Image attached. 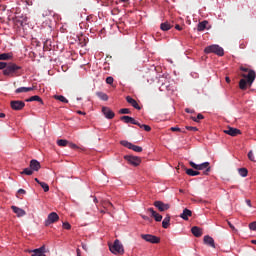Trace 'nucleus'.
I'll return each instance as SVG.
<instances>
[{
    "mask_svg": "<svg viewBox=\"0 0 256 256\" xmlns=\"http://www.w3.org/2000/svg\"><path fill=\"white\" fill-rule=\"evenodd\" d=\"M25 193H26L25 189H19L18 190L19 195H25Z\"/></svg>",
    "mask_w": 256,
    "mask_h": 256,
    "instance_id": "4d7b16f0",
    "label": "nucleus"
},
{
    "mask_svg": "<svg viewBox=\"0 0 256 256\" xmlns=\"http://www.w3.org/2000/svg\"><path fill=\"white\" fill-rule=\"evenodd\" d=\"M153 205L161 213H163L164 211H169V209H171V205L170 204H165L163 201H160V200L155 201L153 203Z\"/></svg>",
    "mask_w": 256,
    "mask_h": 256,
    "instance_id": "1a4fd4ad",
    "label": "nucleus"
},
{
    "mask_svg": "<svg viewBox=\"0 0 256 256\" xmlns=\"http://www.w3.org/2000/svg\"><path fill=\"white\" fill-rule=\"evenodd\" d=\"M165 89H166L167 91H171V88H170L168 82L162 83V85H161V87H160V91H165Z\"/></svg>",
    "mask_w": 256,
    "mask_h": 256,
    "instance_id": "72a5a7b5",
    "label": "nucleus"
},
{
    "mask_svg": "<svg viewBox=\"0 0 256 256\" xmlns=\"http://www.w3.org/2000/svg\"><path fill=\"white\" fill-rule=\"evenodd\" d=\"M93 15H88L87 18H86V21H88L89 23H93Z\"/></svg>",
    "mask_w": 256,
    "mask_h": 256,
    "instance_id": "603ef678",
    "label": "nucleus"
},
{
    "mask_svg": "<svg viewBox=\"0 0 256 256\" xmlns=\"http://www.w3.org/2000/svg\"><path fill=\"white\" fill-rule=\"evenodd\" d=\"M189 165H190V167H192V169H196L197 170L198 164H196L195 162L190 161Z\"/></svg>",
    "mask_w": 256,
    "mask_h": 256,
    "instance_id": "09e8293b",
    "label": "nucleus"
},
{
    "mask_svg": "<svg viewBox=\"0 0 256 256\" xmlns=\"http://www.w3.org/2000/svg\"><path fill=\"white\" fill-rule=\"evenodd\" d=\"M186 175H189L190 177H197V175H201V172L193 170L192 168H186Z\"/></svg>",
    "mask_w": 256,
    "mask_h": 256,
    "instance_id": "393cba45",
    "label": "nucleus"
},
{
    "mask_svg": "<svg viewBox=\"0 0 256 256\" xmlns=\"http://www.w3.org/2000/svg\"><path fill=\"white\" fill-rule=\"evenodd\" d=\"M97 95L102 99V101H109V96L106 93L98 92Z\"/></svg>",
    "mask_w": 256,
    "mask_h": 256,
    "instance_id": "2f4dec72",
    "label": "nucleus"
},
{
    "mask_svg": "<svg viewBox=\"0 0 256 256\" xmlns=\"http://www.w3.org/2000/svg\"><path fill=\"white\" fill-rule=\"evenodd\" d=\"M35 86L33 87H20L15 90V93H29V91H34Z\"/></svg>",
    "mask_w": 256,
    "mask_h": 256,
    "instance_id": "5701e85b",
    "label": "nucleus"
},
{
    "mask_svg": "<svg viewBox=\"0 0 256 256\" xmlns=\"http://www.w3.org/2000/svg\"><path fill=\"white\" fill-rule=\"evenodd\" d=\"M196 171H203V175H209L211 173V165L209 162H203L202 164H198Z\"/></svg>",
    "mask_w": 256,
    "mask_h": 256,
    "instance_id": "f8f14e48",
    "label": "nucleus"
},
{
    "mask_svg": "<svg viewBox=\"0 0 256 256\" xmlns=\"http://www.w3.org/2000/svg\"><path fill=\"white\" fill-rule=\"evenodd\" d=\"M76 254H77V256H81V249L77 248L76 249Z\"/></svg>",
    "mask_w": 256,
    "mask_h": 256,
    "instance_id": "680f3d73",
    "label": "nucleus"
},
{
    "mask_svg": "<svg viewBox=\"0 0 256 256\" xmlns=\"http://www.w3.org/2000/svg\"><path fill=\"white\" fill-rule=\"evenodd\" d=\"M248 159L249 161H252L253 163H255V157L253 156V151H249L248 152Z\"/></svg>",
    "mask_w": 256,
    "mask_h": 256,
    "instance_id": "79ce46f5",
    "label": "nucleus"
},
{
    "mask_svg": "<svg viewBox=\"0 0 256 256\" xmlns=\"http://www.w3.org/2000/svg\"><path fill=\"white\" fill-rule=\"evenodd\" d=\"M102 113L105 115L106 119H113L115 117V112L109 107H102Z\"/></svg>",
    "mask_w": 256,
    "mask_h": 256,
    "instance_id": "4468645a",
    "label": "nucleus"
},
{
    "mask_svg": "<svg viewBox=\"0 0 256 256\" xmlns=\"http://www.w3.org/2000/svg\"><path fill=\"white\" fill-rule=\"evenodd\" d=\"M69 147H70L71 149H79V146H77V144H75V143H70V144H69Z\"/></svg>",
    "mask_w": 256,
    "mask_h": 256,
    "instance_id": "3c124183",
    "label": "nucleus"
},
{
    "mask_svg": "<svg viewBox=\"0 0 256 256\" xmlns=\"http://www.w3.org/2000/svg\"><path fill=\"white\" fill-rule=\"evenodd\" d=\"M120 145H122V147H126L127 149H131L132 151H135V153L143 152V147L135 145L127 140H121Z\"/></svg>",
    "mask_w": 256,
    "mask_h": 256,
    "instance_id": "0eeeda50",
    "label": "nucleus"
},
{
    "mask_svg": "<svg viewBox=\"0 0 256 256\" xmlns=\"http://www.w3.org/2000/svg\"><path fill=\"white\" fill-rule=\"evenodd\" d=\"M175 29H176L177 31H183V27H181V25H179V24H176V25H175Z\"/></svg>",
    "mask_w": 256,
    "mask_h": 256,
    "instance_id": "864d4df0",
    "label": "nucleus"
},
{
    "mask_svg": "<svg viewBox=\"0 0 256 256\" xmlns=\"http://www.w3.org/2000/svg\"><path fill=\"white\" fill-rule=\"evenodd\" d=\"M238 173L241 177H247V175H249V170H247V168H240L238 169Z\"/></svg>",
    "mask_w": 256,
    "mask_h": 256,
    "instance_id": "7c9ffc66",
    "label": "nucleus"
},
{
    "mask_svg": "<svg viewBox=\"0 0 256 256\" xmlns=\"http://www.w3.org/2000/svg\"><path fill=\"white\" fill-rule=\"evenodd\" d=\"M126 101L127 103H129V105H132L134 109H137V111H141V107L139 106V103L133 97L127 96Z\"/></svg>",
    "mask_w": 256,
    "mask_h": 256,
    "instance_id": "2eb2a0df",
    "label": "nucleus"
},
{
    "mask_svg": "<svg viewBox=\"0 0 256 256\" xmlns=\"http://www.w3.org/2000/svg\"><path fill=\"white\" fill-rule=\"evenodd\" d=\"M22 67L19 65H16L15 63L11 62L6 65L5 69L3 70V75L5 77H19L18 71L21 70Z\"/></svg>",
    "mask_w": 256,
    "mask_h": 256,
    "instance_id": "f03ea898",
    "label": "nucleus"
},
{
    "mask_svg": "<svg viewBox=\"0 0 256 256\" xmlns=\"http://www.w3.org/2000/svg\"><path fill=\"white\" fill-rule=\"evenodd\" d=\"M157 223H160V221H163V216L156 212L154 216H152Z\"/></svg>",
    "mask_w": 256,
    "mask_h": 256,
    "instance_id": "e433bc0d",
    "label": "nucleus"
},
{
    "mask_svg": "<svg viewBox=\"0 0 256 256\" xmlns=\"http://www.w3.org/2000/svg\"><path fill=\"white\" fill-rule=\"evenodd\" d=\"M10 107L13 111H22L25 108V102L21 100H12L10 102Z\"/></svg>",
    "mask_w": 256,
    "mask_h": 256,
    "instance_id": "9b49d317",
    "label": "nucleus"
},
{
    "mask_svg": "<svg viewBox=\"0 0 256 256\" xmlns=\"http://www.w3.org/2000/svg\"><path fill=\"white\" fill-rule=\"evenodd\" d=\"M204 243L205 245H209V247L215 249V240L213 239V237L209 235L204 236Z\"/></svg>",
    "mask_w": 256,
    "mask_h": 256,
    "instance_id": "6ab92c4d",
    "label": "nucleus"
},
{
    "mask_svg": "<svg viewBox=\"0 0 256 256\" xmlns=\"http://www.w3.org/2000/svg\"><path fill=\"white\" fill-rule=\"evenodd\" d=\"M246 203H247L248 207H253V205L251 204V200L247 199Z\"/></svg>",
    "mask_w": 256,
    "mask_h": 256,
    "instance_id": "bf43d9fd",
    "label": "nucleus"
},
{
    "mask_svg": "<svg viewBox=\"0 0 256 256\" xmlns=\"http://www.w3.org/2000/svg\"><path fill=\"white\" fill-rule=\"evenodd\" d=\"M129 123H131L132 125H137L138 127L140 125V123L137 120H135V118H133V117H130Z\"/></svg>",
    "mask_w": 256,
    "mask_h": 256,
    "instance_id": "37998d69",
    "label": "nucleus"
},
{
    "mask_svg": "<svg viewBox=\"0 0 256 256\" xmlns=\"http://www.w3.org/2000/svg\"><path fill=\"white\" fill-rule=\"evenodd\" d=\"M204 53H206L207 55H209V53H214V55H218V57H223V55H225V50H223L221 46L217 44H213V45L207 46L204 49Z\"/></svg>",
    "mask_w": 256,
    "mask_h": 256,
    "instance_id": "20e7f679",
    "label": "nucleus"
},
{
    "mask_svg": "<svg viewBox=\"0 0 256 256\" xmlns=\"http://www.w3.org/2000/svg\"><path fill=\"white\" fill-rule=\"evenodd\" d=\"M110 251L113 253V255H124L125 254V248H123V244L119 241V239H116L113 243V245L109 246Z\"/></svg>",
    "mask_w": 256,
    "mask_h": 256,
    "instance_id": "39448f33",
    "label": "nucleus"
},
{
    "mask_svg": "<svg viewBox=\"0 0 256 256\" xmlns=\"http://www.w3.org/2000/svg\"><path fill=\"white\" fill-rule=\"evenodd\" d=\"M76 113H77L78 115H87L86 112H83V111H81V110H77Z\"/></svg>",
    "mask_w": 256,
    "mask_h": 256,
    "instance_id": "13d9d810",
    "label": "nucleus"
},
{
    "mask_svg": "<svg viewBox=\"0 0 256 256\" xmlns=\"http://www.w3.org/2000/svg\"><path fill=\"white\" fill-rule=\"evenodd\" d=\"M185 111H186V113H195L194 110H191V109H189V108H186Z\"/></svg>",
    "mask_w": 256,
    "mask_h": 256,
    "instance_id": "052dcab7",
    "label": "nucleus"
},
{
    "mask_svg": "<svg viewBox=\"0 0 256 256\" xmlns=\"http://www.w3.org/2000/svg\"><path fill=\"white\" fill-rule=\"evenodd\" d=\"M5 67H7V62H0V71L3 69L5 71Z\"/></svg>",
    "mask_w": 256,
    "mask_h": 256,
    "instance_id": "de8ad7c7",
    "label": "nucleus"
},
{
    "mask_svg": "<svg viewBox=\"0 0 256 256\" xmlns=\"http://www.w3.org/2000/svg\"><path fill=\"white\" fill-rule=\"evenodd\" d=\"M94 197V203H99V200L97 199L96 196H93Z\"/></svg>",
    "mask_w": 256,
    "mask_h": 256,
    "instance_id": "774afa93",
    "label": "nucleus"
},
{
    "mask_svg": "<svg viewBox=\"0 0 256 256\" xmlns=\"http://www.w3.org/2000/svg\"><path fill=\"white\" fill-rule=\"evenodd\" d=\"M138 127H140V129H144V131H146L147 133H149L151 131V126L146 125V124H140V125H138Z\"/></svg>",
    "mask_w": 256,
    "mask_h": 256,
    "instance_id": "f704fd0d",
    "label": "nucleus"
},
{
    "mask_svg": "<svg viewBox=\"0 0 256 256\" xmlns=\"http://www.w3.org/2000/svg\"><path fill=\"white\" fill-rule=\"evenodd\" d=\"M32 256H46L45 255V245H42L40 248L32 250Z\"/></svg>",
    "mask_w": 256,
    "mask_h": 256,
    "instance_id": "a211bd4d",
    "label": "nucleus"
},
{
    "mask_svg": "<svg viewBox=\"0 0 256 256\" xmlns=\"http://www.w3.org/2000/svg\"><path fill=\"white\" fill-rule=\"evenodd\" d=\"M225 81H226V83H231V78H229V76H226Z\"/></svg>",
    "mask_w": 256,
    "mask_h": 256,
    "instance_id": "e2e57ef3",
    "label": "nucleus"
},
{
    "mask_svg": "<svg viewBox=\"0 0 256 256\" xmlns=\"http://www.w3.org/2000/svg\"><path fill=\"white\" fill-rule=\"evenodd\" d=\"M160 29L161 31H169L170 29H173V25L168 21H166L164 23H161Z\"/></svg>",
    "mask_w": 256,
    "mask_h": 256,
    "instance_id": "b1692460",
    "label": "nucleus"
},
{
    "mask_svg": "<svg viewBox=\"0 0 256 256\" xmlns=\"http://www.w3.org/2000/svg\"><path fill=\"white\" fill-rule=\"evenodd\" d=\"M191 233L192 235H194V237L199 238V237H202L203 235V229L198 226H194L191 228Z\"/></svg>",
    "mask_w": 256,
    "mask_h": 256,
    "instance_id": "dca6fc26",
    "label": "nucleus"
},
{
    "mask_svg": "<svg viewBox=\"0 0 256 256\" xmlns=\"http://www.w3.org/2000/svg\"><path fill=\"white\" fill-rule=\"evenodd\" d=\"M62 227L63 229H66V231H71V224L69 222H64Z\"/></svg>",
    "mask_w": 256,
    "mask_h": 256,
    "instance_id": "4c0bfd02",
    "label": "nucleus"
},
{
    "mask_svg": "<svg viewBox=\"0 0 256 256\" xmlns=\"http://www.w3.org/2000/svg\"><path fill=\"white\" fill-rule=\"evenodd\" d=\"M226 135H230V137H237V135H241V131L237 128L228 127L227 130H224Z\"/></svg>",
    "mask_w": 256,
    "mask_h": 256,
    "instance_id": "ddd939ff",
    "label": "nucleus"
},
{
    "mask_svg": "<svg viewBox=\"0 0 256 256\" xmlns=\"http://www.w3.org/2000/svg\"><path fill=\"white\" fill-rule=\"evenodd\" d=\"M170 131H173V132L178 131L179 133H187V131H183V130H181V128H179L177 126L176 127H171Z\"/></svg>",
    "mask_w": 256,
    "mask_h": 256,
    "instance_id": "ea45409f",
    "label": "nucleus"
},
{
    "mask_svg": "<svg viewBox=\"0 0 256 256\" xmlns=\"http://www.w3.org/2000/svg\"><path fill=\"white\" fill-rule=\"evenodd\" d=\"M11 209L14 213H16L17 217H23V215H25V210L17 206H11Z\"/></svg>",
    "mask_w": 256,
    "mask_h": 256,
    "instance_id": "4be33fe9",
    "label": "nucleus"
},
{
    "mask_svg": "<svg viewBox=\"0 0 256 256\" xmlns=\"http://www.w3.org/2000/svg\"><path fill=\"white\" fill-rule=\"evenodd\" d=\"M250 231H256V221L254 222H251L249 225H248Z\"/></svg>",
    "mask_w": 256,
    "mask_h": 256,
    "instance_id": "a19ab883",
    "label": "nucleus"
},
{
    "mask_svg": "<svg viewBox=\"0 0 256 256\" xmlns=\"http://www.w3.org/2000/svg\"><path fill=\"white\" fill-rule=\"evenodd\" d=\"M120 115H131V110L129 108H122L119 110Z\"/></svg>",
    "mask_w": 256,
    "mask_h": 256,
    "instance_id": "473e14b6",
    "label": "nucleus"
},
{
    "mask_svg": "<svg viewBox=\"0 0 256 256\" xmlns=\"http://www.w3.org/2000/svg\"><path fill=\"white\" fill-rule=\"evenodd\" d=\"M41 169V163L35 159H32L29 164V168H25L22 172H20L21 175H33L34 171H39Z\"/></svg>",
    "mask_w": 256,
    "mask_h": 256,
    "instance_id": "7ed1b4c3",
    "label": "nucleus"
},
{
    "mask_svg": "<svg viewBox=\"0 0 256 256\" xmlns=\"http://www.w3.org/2000/svg\"><path fill=\"white\" fill-rule=\"evenodd\" d=\"M147 211L148 213H151L152 217L157 213V211H155L153 208H148Z\"/></svg>",
    "mask_w": 256,
    "mask_h": 256,
    "instance_id": "8fccbe9b",
    "label": "nucleus"
},
{
    "mask_svg": "<svg viewBox=\"0 0 256 256\" xmlns=\"http://www.w3.org/2000/svg\"><path fill=\"white\" fill-rule=\"evenodd\" d=\"M40 187H42L44 193H48V191H49V184H47L45 182H42V183H40Z\"/></svg>",
    "mask_w": 256,
    "mask_h": 256,
    "instance_id": "c9c22d12",
    "label": "nucleus"
},
{
    "mask_svg": "<svg viewBox=\"0 0 256 256\" xmlns=\"http://www.w3.org/2000/svg\"><path fill=\"white\" fill-rule=\"evenodd\" d=\"M53 98L56 99V101H60L61 103H69V100H67V98H65L63 95H54Z\"/></svg>",
    "mask_w": 256,
    "mask_h": 256,
    "instance_id": "cd10ccee",
    "label": "nucleus"
},
{
    "mask_svg": "<svg viewBox=\"0 0 256 256\" xmlns=\"http://www.w3.org/2000/svg\"><path fill=\"white\" fill-rule=\"evenodd\" d=\"M80 45H81V47H85V45H87V42H85V40H84V42L80 43Z\"/></svg>",
    "mask_w": 256,
    "mask_h": 256,
    "instance_id": "338daca9",
    "label": "nucleus"
},
{
    "mask_svg": "<svg viewBox=\"0 0 256 256\" xmlns=\"http://www.w3.org/2000/svg\"><path fill=\"white\" fill-rule=\"evenodd\" d=\"M140 237L147 243H152V245H157L161 243V237L155 236L153 234H141Z\"/></svg>",
    "mask_w": 256,
    "mask_h": 256,
    "instance_id": "423d86ee",
    "label": "nucleus"
},
{
    "mask_svg": "<svg viewBox=\"0 0 256 256\" xmlns=\"http://www.w3.org/2000/svg\"><path fill=\"white\" fill-rule=\"evenodd\" d=\"M58 147H67L69 145V141L65 139L57 140Z\"/></svg>",
    "mask_w": 256,
    "mask_h": 256,
    "instance_id": "c756f323",
    "label": "nucleus"
},
{
    "mask_svg": "<svg viewBox=\"0 0 256 256\" xmlns=\"http://www.w3.org/2000/svg\"><path fill=\"white\" fill-rule=\"evenodd\" d=\"M101 204H102L103 206L109 205L110 207H113V203H111L110 201H101Z\"/></svg>",
    "mask_w": 256,
    "mask_h": 256,
    "instance_id": "49530a36",
    "label": "nucleus"
},
{
    "mask_svg": "<svg viewBox=\"0 0 256 256\" xmlns=\"http://www.w3.org/2000/svg\"><path fill=\"white\" fill-rule=\"evenodd\" d=\"M190 119L192 121H194V123H199V121H201V119H205V116H203V114L199 113V114H197V117L191 116Z\"/></svg>",
    "mask_w": 256,
    "mask_h": 256,
    "instance_id": "c85d7f7f",
    "label": "nucleus"
},
{
    "mask_svg": "<svg viewBox=\"0 0 256 256\" xmlns=\"http://www.w3.org/2000/svg\"><path fill=\"white\" fill-rule=\"evenodd\" d=\"M33 101H37L41 105H45V103L43 102V98L38 95H35V96H32V97L26 99V103H31Z\"/></svg>",
    "mask_w": 256,
    "mask_h": 256,
    "instance_id": "aec40b11",
    "label": "nucleus"
},
{
    "mask_svg": "<svg viewBox=\"0 0 256 256\" xmlns=\"http://www.w3.org/2000/svg\"><path fill=\"white\" fill-rule=\"evenodd\" d=\"M57 221H59V214H57L56 212H52L45 220V227H49V225H53V223H57Z\"/></svg>",
    "mask_w": 256,
    "mask_h": 256,
    "instance_id": "9d476101",
    "label": "nucleus"
},
{
    "mask_svg": "<svg viewBox=\"0 0 256 256\" xmlns=\"http://www.w3.org/2000/svg\"><path fill=\"white\" fill-rule=\"evenodd\" d=\"M181 219H183L184 221H189V217H193V212L187 208H185L182 212V214L180 215Z\"/></svg>",
    "mask_w": 256,
    "mask_h": 256,
    "instance_id": "f3484780",
    "label": "nucleus"
},
{
    "mask_svg": "<svg viewBox=\"0 0 256 256\" xmlns=\"http://www.w3.org/2000/svg\"><path fill=\"white\" fill-rule=\"evenodd\" d=\"M240 71H243L244 73H248V74H241V77L243 78L240 79L239 81V89H241V91H247V85L251 87V85H253V82L255 81V78H256L255 70L241 66Z\"/></svg>",
    "mask_w": 256,
    "mask_h": 256,
    "instance_id": "f257e3e1",
    "label": "nucleus"
},
{
    "mask_svg": "<svg viewBox=\"0 0 256 256\" xmlns=\"http://www.w3.org/2000/svg\"><path fill=\"white\" fill-rule=\"evenodd\" d=\"M124 159L129 163V165H132V167H139L142 161L141 157L133 155H125Z\"/></svg>",
    "mask_w": 256,
    "mask_h": 256,
    "instance_id": "6e6552de",
    "label": "nucleus"
},
{
    "mask_svg": "<svg viewBox=\"0 0 256 256\" xmlns=\"http://www.w3.org/2000/svg\"><path fill=\"white\" fill-rule=\"evenodd\" d=\"M227 223H228L230 229H232V231H235V226H233V224H231V222L229 220H227Z\"/></svg>",
    "mask_w": 256,
    "mask_h": 256,
    "instance_id": "5fc2aeb1",
    "label": "nucleus"
},
{
    "mask_svg": "<svg viewBox=\"0 0 256 256\" xmlns=\"http://www.w3.org/2000/svg\"><path fill=\"white\" fill-rule=\"evenodd\" d=\"M169 225H171V215L167 214L162 221V227L163 229H169Z\"/></svg>",
    "mask_w": 256,
    "mask_h": 256,
    "instance_id": "412c9836",
    "label": "nucleus"
},
{
    "mask_svg": "<svg viewBox=\"0 0 256 256\" xmlns=\"http://www.w3.org/2000/svg\"><path fill=\"white\" fill-rule=\"evenodd\" d=\"M34 181L38 183V185H41L42 182H40L39 178H35Z\"/></svg>",
    "mask_w": 256,
    "mask_h": 256,
    "instance_id": "0e129e2a",
    "label": "nucleus"
},
{
    "mask_svg": "<svg viewBox=\"0 0 256 256\" xmlns=\"http://www.w3.org/2000/svg\"><path fill=\"white\" fill-rule=\"evenodd\" d=\"M187 131H199V128L194 126H186Z\"/></svg>",
    "mask_w": 256,
    "mask_h": 256,
    "instance_id": "c03bdc74",
    "label": "nucleus"
},
{
    "mask_svg": "<svg viewBox=\"0 0 256 256\" xmlns=\"http://www.w3.org/2000/svg\"><path fill=\"white\" fill-rule=\"evenodd\" d=\"M142 219H144V221H151V218H149V216H145V215H141Z\"/></svg>",
    "mask_w": 256,
    "mask_h": 256,
    "instance_id": "6e6d98bb",
    "label": "nucleus"
},
{
    "mask_svg": "<svg viewBox=\"0 0 256 256\" xmlns=\"http://www.w3.org/2000/svg\"><path fill=\"white\" fill-rule=\"evenodd\" d=\"M0 118L5 119V113H0Z\"/></svg>",
    "mask_w": 256,
    "mask_h": 256,
    "instance_id": "69168bd1",
    "label": "nucleus"
},
{
    "mask_svg": "<svg viewBox=\"0 0 256 256\" xmlns=\"http://www.w3.org/2000/svg\"><path fill=\"white\" fill-rule=\"evenodd\" d=\"M113 81H114V79H113V77H111V76H109V77L106 78V83H107L108 85H113Z\"/></svg>",
    "mask_w": 256,
    "mask_h": 256,
    "instance_id": "a18cd8bd",
    "label": "nucleus"
},
{
    "mask_svg": "<svg viewBox=\"0 0 256 256\" xmlns=\"http://www.w3.org/2000/svg\"><path fill=\"white\" fill-rule=\"evenodd\" d=\"M131 116H121L120 121H124V123H129Z\"/></svg>",
    "mask_w": 256,
    "mask_h": 256,
    "instance_id": "58836bf2",
    "label": "nucleus"
},
{
    "mask_svg": "<svg viewBox=\"0 0 256 256\" xmlns=\"http://www.w3.org/2000/svg\"><path fill=\"white\" fill-rule=\"evenodd\" d=\"M13 59V53H2L0 54V61H9Z\"/></svg>",
    "mask_w": 256,
    "mask_h": 256,
    "instance_id": "a878e982",
    "label": "nucleus"
},
{
    "mask_svg": "<svg viewBox=\"0 0 256 256\" xmlns=\"http://www.w3.org/2000/svg\"><path fill=\"white\" fill-rule=\"evenodd\" d=\"M208 23H209V22L206 21V20L200 22V23L198 24V26H197V31H205V29H207V24H208Z\"/></svg>",
    "mask_w": 256,
    "mask_h": 256,
    "instance_id": "bb28decb",
    "label": "nucleus"
}]
</instances>
